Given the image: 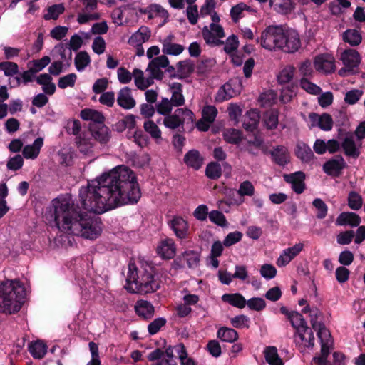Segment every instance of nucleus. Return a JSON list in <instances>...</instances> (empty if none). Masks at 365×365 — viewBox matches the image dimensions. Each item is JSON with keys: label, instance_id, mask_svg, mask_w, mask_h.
<instances>
[{"label": "nucleus", "instance_id": "9", "mask_svg": "<svg viewBox=\"0 0 365 365\" xmlns=\"http://www.w3.org/2000/svg\"><path fill=\"white\" fill-rule=\"evenodd\" d=\"M202 34L207 44L212 46L224 44V41L221 40L225 37L224 29L218 24L211 23L209 26H204Z\"/></svg>", "mask_w": 365, "mask_h": 365}, {"label": "nucleus", "instance_id": "12", "mask_svg": "<svg viewBox=\"0 0 365 365\" xmlns=\"http://www.w3.org/2000/svg\"><path fill=\"white\" fill-rule=\"evenodd\" d=\"M92 137L101 144H106L110 139V131L104 123H90Z\"/></svg>", "mask_w": 365, "mask_h": 365}, {"label": "nucleus", "instance_id": "11", "mask_svg": "<svg viewBox=\"0 0 365 365\" xmlns=\"http://www.w3.org/2000/svg\"><path fill=\"white\" fill-rule=\"evenodd\" d=\"M169 64L168 58L165 56H160L153 58L148 64L147 71L150 76L156 79H162L163 72L161 68H166Z\"/></svg>", "mask_w": 365, "mask_h": 365}, {"label": "nucleus", "instance_id": "40", "mask_svg": "<svg viewBox=\"0 0 365 365\" xmlns=\"http://www.w3.org/2000/svg\"><path fill=\"white\" fill-rule=\"evenodd\" d=\"M266 361L269 365H283V361L279 357L277 349L274 346H268L264 351Z\"/></svg>", "mask_w": 365, "mask_h": 365}, {"label": "nucleus", "instance_id": "53", "mask_svg": "<svg viewBox=\"0 0 365 365\" xmlns=\"http://www.w3.org/2000/svg\"><path fill=\"white\" fill-rule=\"evenodd\" d=\"M271 4L275 11L283 14H288L292 9L290 0H274V2L271 1Z\"/></svg>", "mask_w": 365, "mask_h": 365}, {"label": "nucleus", "instance_id": "16", "mask_svg": "<svg viewBox=\"0 0 365 365\" xmlns=\"http://www.w3.org/2000/svg\"><path fill=\"white\" fill-rule=\"evenodd\" d=\"M346 163L341 156L331 159L323 165V170L329 175L338 176L345 168Z\"/></svg>", "mask_w": 365, "mask_h": 365}, {"label": "nucleus", "instance_id": "60", "mask_svg": "<svg viewBox=\"0 0 365 365\" xmlns=\"http://www.w3.org/2000/svg\"><path fill=\"white\" fill-rule=\"evenodd\" d=\"M246 305L251 310L260 312L266 307V302L261 297H252L246 300Z\"/></svg>", "mask_w": 365, "mask_h": 365}, {"label": "nucleus", "instance_id": "50", "mask_svg": "<svg viewBox=\"0 0 365 365\" xmlns=\"http://www.w3.org/2000/svg\"><path fill=\"white\" fill-rule=\"evenodd\" d=\"M347 201L349 207L353 210H359L363 205L362 197L355 191L349 193Z\"/></svg>", "mask_w": 365, "mask_h": 365}, {"label": "nucleus", "instance_id": "41", "mask_svg": "<svg viewBox=\"0 0 365 365\" xmlns=\"http://www.w3.org/2000/svg\"><path fill=\"white\" fill-rule=\"evenodd\" d=\"M264 123L265 127L269 130L277 128L279 124V112L277 110H267L264 115Z\"/></svg>", "mask_w": 365, "mask_h": 365}, {"label": "nucleus", "instance_id": "28", "mask_svg": "<svg viewBox=\"0 0 365 365\" xmlns=\"http://www.w3.org/2000/svg\"><path fill=\"white\" fill-rule=\"evenodd\" d=\"M150 36V31L146 26H140L128 39V43L133 46H141Z\"/></svg>", "mask_w": 365, "mask_h": 365}, {"label": "nucleus", "instance_id": "25", "mask_svg": "<svg viewBox=\"0 0 365 365\" xmlns=\"http://www.w3.org/2000/svg\"><path fill=\"white\" fill-rule=\"evenodd\" d=\"M157 252L163 259H172L176 252L175 242L172 239L163 240L157 248Z\"/></svg>", "mask_w": 365, "mask_h": 365}, {"label": "nucleus", "instance_id": "7", "mask_svg": "<svg viewBox=\"0 0 365 365\" xmlns=\"http://www.w3.org/2000/svg\"><path fill=\"white\" fill-rule=\"evenodd\" d=\"M340 135L341 137H339V139L341 140V145L344 155L354 159L358 158L361 154V142L355 141L352 133L341 132Z\"/></svg>", "mask_w": 365, "mask_h": 365}, {"label": "nucleus", "instance_id": "1", "mask_svg": "<svg viewBox=\"0 0 365 365\" xmlns=\"http://www.w3.org/2000/svg\"><path fill=\"white\" fill-rule=\"evenodd\" d=\"M141 192L134 172L118 166L88 182L79 191L83 212L69 198L57 197L52 201L54 221L66 235L94 240L101 232L100 222L88 212L103 213L118 206L135 204Z\"/></svg>", "mask_w": 365, "mask_h": 365}, {"label": "nucleus", "instance_id": "24", "mask_svg": "<svg viewBox=\"0 0 365 365\" xmlns=\"http://www.w3.org/2000/svg\"><path fill=\"white\" fill-rule=\"evenodd\" d=\"M360 223V216L351 212H341L336 220V224L340 226L350 225L351 227H357Z\"/></svg>", "mask_w": 365, "mask_h": 365}, {"label": "nucleus", "instance_id": "18", "mask_svg": "<svg viewBox=\"0 0 365 365\" xmlns=\"http://www.w3.org/2000/svg\"><path fill=\"white\" fill-rule=\"evenodd\" d=\"M169 225L178 238L185 239L187 237L189 226L187 222L182 217H174Z\"/></svg>", "mask_w": 365, "mask_h": 365}, {"label": "nucleus", "instance_id": "38", "mask_svg": "<svg viewBox=\"0 0 365 365\" xmlns=\"http://www.w3.org/2000/svg\"><path fill=\"white\" fill-rule=\"evenodd\" d=\"M217 337L222 341L232 343L238 339L237 332L232 328L220 327L217 333Z\"/></svg>", "mask_w": 365, "mask_h": 365}, {"label": "nucleus", "instance_id": "57", "mask_svg": "<svg viewBox=\"0 0 365 365\" xmlns=\"http://www.w3.org/2000/svg\"><path fill=\"white\" fill-rule=\"evenodd\" d=\"M250 6L245 3H239L232 7L230 10V16L235 23H237L242 17V14L244 11L248 10Z\"/></svg>", "mask_w": 365, "mask_h": 365}, {"label": "nucleus", "instance_id": "21", "mask_svg": "<svg viewBox=\"0 0 365 365\" xmlns=\"http://www.w3.org/2000/svg\"><path fill=\"white\" fill-rule=\"evenodd\" d=\"M174 38L173 34H170L162 40V51L164 54L178 56L183 51L184 47L182 45L173 43Z\"/></svg>", "mask_w": 365, "mask_h": 365}, {"label": "nucleus", "instance_id": "47", "mask_svg": "<svg viewBox=\"0 0 365 365\" xmlns=\"http://www.w3.org/2000/svg\"><path fill=\"white\" fill-rule=\"evenodd\" d=\"M295 68L291 65L286 66L277 75V81L280 84L289 83L293 77Z\"/></svg>", "mask_w": 365, "mask_h": 365}, {"label": "nucleus", "instance_id": "29", "mask_svg": "<svg viewBox=\"0 0 365 365\" xmlns=\"http://www.w3.org/2000/svg\"><path fill=\"white\" fill-rule=\"evenodd\" d=\"M38 84L42 86V90L45 94L53 95L56 91V85L52 82V77L50 74L42 73L36 78Z\"/></svg>", "mask_w": 365, "mask_h": 365}, {"label": "nucleus", "instance_id": "63", "mask_svg": "<svg viewBox=\"0 0 365 365\" xmlns=\"http://www.w3.org/2000/svg\"><path fill=\"white\" fill-rule=\"evenodd\" d=\"M363 95V91L352 89L345 94L344 101L349 105H354L358 102Z\"/></svg>", "mask_w": 365, "mask_h": 365}, {"label": "nucleus", "instance_id": "31", "mask_svg": "<svg viewBox=\"0 0 365 365\" xmlns=\"http://www.w3.org/2000/svg\"><path fill=\"white\" fill-rule=\"evenodd\" d=\"M273 160L279 165H284L289 162V152L286 147L278 145L271 152Z\"/></svg>", "mask_w": 365, "mask_h": 365}, {"label": "nucleus", "instance_id": "3", "mask_svg": "<svg viewBox=\"0 0 365 365\" xmlns=\"http://www.w3.org/2000/svg\"><path fill=\"white\" fill-rule=\"evenodd\" d=\"M25 289L19 280L0 282V312L13 314L19 312L25 298Z\"/></svg>", "mask_w": 365, "mask_h": 365}, {"label": "nucleus", "instance_id": "56", "mask_svg": "<svg viewBox=\"0 0 365 365\" xmlns=\"http://www.w3.org/2000/svg\"><path fill=\"white\" fill-rule=\"evenodd\" d=\"M82 43H83V40L79 35L74 34L71 37L70 41H69L70 51H69L68 58L67 61V66L68 67L70 66V65H71V58H72L71 50L75 51H78L81 47Z\"/></svg>", "mask_w": 365, "mask_h": 365}, {"label": "nucleus", "instance_id": "14", "mask_svg": "<svg viewBox=\"0 0 365 365\" xmlns=\"http://www.w3.org/2000/svg\"><path fill=\"white\" fill-rule=\"evenodd\" d=\"M238 87L239 85L237 82L228 81L218 90L216 96L217 101L222 102L237 96L240 93Z\"/></svg>", "mask_w": 365, "mask_h": 365}, {"label": "nucleus", "instance_id": "19", "mask_svg": "<svg viewBox=\"0 0 365 365\" xmlns=\"http://www.w3.org/2000/svg\"><path fill=\"white\" fill-rule=\"evenodd\" d=\"M116 101L118 105L125 110L134 108L136 104L135 100L132 96L131 89L127 86L119 91Z\"/></svg>", "mask_w": 365, "mask_h": 365}, {"label": "nucleus", "instance_id": "45", "mask_svg": "<svg viewBox=\"0 0 365 365\" xmlns=\"http://www.w3.org/2000/svg\"><path fill=\"white\" fill-rule=\"evenodd\" d=\"M195 69V66L190 60L180 61L178 63V75L181 78L188 77Z\"/></svg>", "mask_w": 365, "mask_h": 365}, {"label": "nucleus", "instance_id": "43", "mask_svg": "<svg viewBox=\"0 0 365 365\" xmlns=\"http://www.w3.org/2000/svg\"><path fill=\"white\" fill-rule=\"evenodd\" d=\"M90 63L91 58L86 51H80L76 54L74 64L78 71H83Z\"/></svg>", "mask_w": 365, "mask_h": 365}, {"label": "nucleus", "instance_id": "51", "mask_svg": "<svg viewBox=\"0 0 365 365\" xmlns=\"http://www.w3.org/2000/svg\"><path fill=\"white\" fill-rule=\"evenodd\" d=\"M205 174L210 179H218L222 175V168L220 165L216 162L209 163L206 167Z\"/></svg>", "mask_w": 365, "mask_h": 365}, {"label": "nucleus", "instance_id": "44", "mask_svg": "<svg viewBox=\"0 0 365 365\" xmlns=\"http://www.w3.org/2000/svg\"><path fill=\"white\" fill-rule=\"evenodd\" d=\"M289 320L292 326L296 329V331L308 327L303 316L299 312H291L289 314Z\"/></svg>", "mask_w": 365, "mask_h": 365}, {"label": "nucleus", "instance_id": "26", "mask_svg": "<svg viewBox=\"0 0 365 365\" xmlns=\"http://www.w3.org/2000/svg\"><path fill=\"white\" fill-rule=\"evenodd\" d=\"M204 158L197 150H189L184 156L185 163L195 170H199L203 164Z\"/></svg>", "mask_w": 365, "mask_h": 365}, {"label": "nucleus", "instance_id": "15", "mask_svg": "<svg viewBox=\"0 0 365 365\" xmlns=\"http://www.w3.org/2000/svg\"><path fill=\"white\" fill-rule=\"evenodd\" d=\"M304 178L305 175L302 171H298L292 174L284 175V180L287 182L292 185V190L297 194H301L304 190Z\"/></svg>", "mask_w": 365, "mask_h": 365}, {"label": "nucleus", "instance_id": "46", "mask_svg": "<svg viewBox=\"0 0 365 365\" xmlns=\"http://www.w3.org/2000/svg\"><path fill=\"white\" fill-rule=\"evenodd\" d=\"M143 128L145 132L148 133L152 138L156 140L162 138L161 130L154 121L151 120H145L143 124Z\"/></svg>", "mask_w": 365, "mask_h": 365}, {"label": "nucleus", "instance_id": "20", "mask_svg": "<svg viewBox=\"0 0 365 365\" xmlns=\"http://www.w3.org/2000/svg\"><path fill=\"white\" fill-rule=\"evenodd\" d=\"M294 341L297 344H302L304 347L312 348L314 346V336L312 330L309 328L296 331Z\"/></svg>", "mask_w": 365, "mask_h": 365}, {"label": "nucleus", "instance_id": "37", "mask_svg": "<svg viewBox=\"0 0 365 365\" xmlns=\"http://www.w3.org/2000/svg\"><path fill=\"white\" fill-rule=\"evenodd\" d=\"M29 351L34 359H42L47 351V346L43 341L37 340L29 345Z\"/></svg>", "mask_w": 365, "mask_h": 365}, {"label": "nucleus", "instance_id": "5", "mask_svg": "<svg viewBox=\"0 0 365 365\" xmlns=\"http://www.w3.org/2000/svg\"><path fill=\"white\" fill-rule=\"evenodd\" d=\"M283 29L282 26L277 25L267 26L261 33L260 37L256 39L257 43L269 51L279 50L280 45H282Z\"/></svg>", "mask_w": 365, "mask_h": 365}, {"label": "nucleus", "instance_id": "58", "mask_svg": "<svg viewBox=\"0 0 365 365\" xmlns=\"http://www.w3.org/2000/svg\"><path fill=\"white\" fill-rule=\"evenodd\" d=\"M0 70L6 76H12L19 72L18 65L14 62L4 61L0 63Z\"/></svg>", "mask_w": 365, "mask_h": 365}, {"label": "nucleus", "instance_id": "10", "mask_svg": "<svg viewBox=\"0 0 365 365\" xmlns=\"http://www.w3.org/2000/svg\"><path fill=\"white\" fill-rule=\"evenodd\" d=\"M304 244L300 242L284 250L277 259V265L279 267H285L302 252Z\"/></svg>", "mask_w": 365, "mask_h": 365}, {"label": "nucleus", "instance_id": "13", "mask_svg": "<svg viewBox=\"0 0 365 365\" xmlns=\"http://www.w3.org/2000/svg\"><path fill=\"white\" fill-rule=\"evenodd\" d=\"M314 65L317 71L324 73H330L335 70L334 58L328 54L316 56Z\"/></svg>", "mask_w": 365, "mask_h": 365}, {"label": "nucleus", "instance_id": "4", "mask_svg": "<svg viewBox=\"0 0 365 365\" xmlns=\"http://www.w3.org/2000/svg\"><path fill=\"white\" fill-rule=\"evenodd\" d=\"M321 312L316 307L312 308L309 312L310 322L312 328L317 331V336L321 343V356H315L314 361L319 365H324L327 357L329 354L330 349L333 344V340L329 331L322 323L317 322Z\"/></svg>", "mask_w": 365, "mask_h": 365}, {"label": "nucleus", "instance_id": "8", "mask_svg": "<svg viewBox=\"0 0 365 365\" xmlns=\"http://www.w3.org/2000/svg\"><path fill=\"white\" fill-rule=\"evenodd\" d=\"M282 36L279 51L285 53H294L301 47L299 35L297 31L284 27Z\"/></svg>", "mask_w": 365, "mask_h": 365}, {"label": "nucleus", "instance_id": "49", "mask_svg": "<svg viewBox=\"0 0 365 365\" xmlns=\"http://www.w3.org/2000/svg\"><path fill=\"white\" fill-rule=\"evenodd\" d=\"M200 255L198 252L187 250L183 252L182 258L190 268L197 267L200 262Z\"/></svg>", "mask_w": 365, "mask_h": 365}, {"label": "nucleus", "instance_id": "2", "mask_svg": "<svg viewBox=\"0 0 365 365\" xmlns=\"http://www.w3.org/2000/svg\"><path fill=\"white\" fill-rule=\"evenodd\" d=\"M124 287L130 293L145 294L157 291L160 282L151 268L138 271L134 263H129Z\"/></svg>", "mask_w": 365, "mask_h": 365}, {"label": "nucleus", "instance_id": "55", "mask_svg": "<svg viewBox=\"0 0 365 365\" xmlns=\"http://www.w3.org/2000/svg\"><path fill=\"white\" fill-rule=\"evenodd\" d=\"M65 8L62 4H54L48 8V12L44 15L46 20L57 19L63 13Z\"/></svg>", "mask_w": 365, "mask_h": 365}, {"label": "nucleus", "instance_id": "34", "mask_svg": "<svg viewBox=\"0 0 365 365\" xmlns=\"http://www.w3.org/2000/svg\"><path fill=\"white\" fill-rule=\"evenodd\" d=\"M135 309L136 313L144 318H150L154 314V307L153 304L145 300H139L137 302Z\"/></svg>", "mask_w": 365, "mask_h": 365}, {"label": "nucleus", "instance_id": "27", "mask_svg": "<svg viewBox=\"0 0 365 365\" xmlns=\"http://www.w3.org/2000/svg\"><path fill=\"white\" fill-rule=\"evenodd\" d=\"M43 145V139L37 138L31 145H27L23 148V155L26 159H36Z\"/></svg>", "mask_w": 365, "mask_h": 365}, {"label": "nucleus", "instance_id": "6", "mask_svg": "<svg viewBox=\"0 0 365 365\" xmlns=\"http://www.w3.org/2000/svg\"><path fill=\"white\" fill-rule=\"evenodd\" d=\"M194 113L187 108H178L172 113L165 115L163 120V125L171 130L182 126L185 123L194 121Z\"/></svg>", "mask_w": 365, "mask_h": 365}, {"label": "nucleus", "instance_id": "54", "mask_svg": "<svg viewBox=\"0 0 365 365\" xmlns=\"http://www.w3.org/2000/svg\"><path fill=\"white\" fill-rule=\"evenodd\" d=\"M209 219L212 223L222 227H225L228 225L224 214L218 210H212L210 212Z\"/></svg>", "mask_w": 365, "mask_h": 365}, {"label": "nucleus", "instance_id": "22", "mask_svg": "<svg viewBox=\"0 0 365 365\" xmlns=\"http://www.w3.org/2000/svg\"><path fill=\"white\" fill-rule=\"evenodd\" d=\"M341 60L349 69L356 68L361 62L359 53L356 50L351 48L346 49L341 53Z\"/></svg>", "mask_w": 365, "mask_h": 365}, {"label": "nucleus", "instance_id": "64", "mask_svg": "<svg viewBox=\"0 0 365 365\" xmlns=\"http://www.w3.org/2000/svg\"><path fill=\"white\" fill-rule=\"evenodd\" d=\"M259 272L262 277L267 280H270L276 277L277 272L272 264H264L261 266Z\"/></svg>", "mask_w": 365, "mask_h": 365}, {"label": "nucleus", "instance_id": "23", "mask_svg": "<svg viewBox=\"0 0 365 365\" xmlns=\"http://www.w3.org/2000/svg\"><path fill=\"white\" fill-rule=\"evenodd\" d=\"M217 114V110L214 106H207L202 109V119L207 123L204 124L201 121L197 123V128L200 130L206 131L209 128V125L214 122Z\"/></svg>", "mask_w": 365, "mask_h": 365}, {"label": "nucleus", "instance_id": "30", "mask_svg": "<svg viewBox=\"0 0 365 365\" xmlns=\"http://www.w3.org/2000/svg\"><path fill=\"white\" fill-rule=\"evenodd\" d=\"M295 154L304 163H309L314 157L311 148L304 142L297 143Z\"/></svg>", "mask_w": 365, "mask_h": 365}, {"label": "nucleus", "instance_id": "36", "mask_svg": "<svg viewBox=\"0 0 365 365\" xmlns=\"http://www.w3.org/2000/svg\"><path fill=\"white\" fill-rule=\"evenodd\" d=\"M81 118L85 120H90V123H104L103 115L97 110L86 108L81 110Z\"/></svg>", "mask_w": 365, "mask_h": 365}, {"label": "nucleus", "instance_id": "33", "mask_svg": "<svg viewBox=\"0 0 365 365\" xmlns=\"http://www.w3.org/2000/svg\"><path fill=\"white\" fill-rule=\"evenodd\" d=\"M259 113L256 109H251L248 110L243 121L244 128L247 130H253L256 128L259 121Z\"/></svg>", "mask_w": 365, "mask_h": 365}, {"label": "nucleus", "instance_id": "52", "mask_svg": "<svg viewBox=\"0 0 365 365\" xmlns=\"http://www.w3.org/2000/svg\"><path fill=\"white\" fill-rule=\"evenodd\" d=\"M264 141L262 138L255 136L253 140L248 141L246 150L253 155L259 154V150L263 148Z\"/></svg>", "mask_w": 365, "mask_h": 365}, {"label": "nucleus", "instance_id": "32", "mask_svg": "<svg viewBox=\"0 0 365 365\" xmlns=\"http://www.w3.org/2000/svg\"><path fill=\"white\" fill-rule=\"evenodd\" d=\"M148 359L150 361H157L155 365H177L174 359L163 356V351L160 349L151 351L148 354Z\"/></svg>", "mask_w": 365, "mask_h": 365}, {"label": "nucleus", "instance_id": "61", "mask_svg": "<svg viewBox=\"0 0 365 365\" xmlns=\"http://www.w3.org/2000/svg\"><path fill=\"white\" fill-rule=\"evenodd\" d=\"M77 79L76 74L72 73L61 77L58 79V86L61 89H65L67 87H73Z\"/></svg>", "mask_w": 365, "mask_h": 365}, {"label": "nucleus", "instance_id": "62", "mask_svg": "<svg viewBox=\"0 0 365 365\" xmlns=\"http://www.w3.org/2000/svg\"><path fill=\"white\" fill-rule=\"evenodd\" d=\"M239 195L252 197L255 193V187L252 183L249 180L243 181L240 183L239 189L237 190Z\"/></svg>", "mask_w": 365, "mask_h": 365}, {"label": "nucleus", "instance_id": "42", "mask_svg": "<svg viewBox=\"0 0 365 365\" xmlns=\"http://www.w3.org/2000/svg\"><path fill=\"white\" fill-rule=\"evenodd\" d=\"M173 107L169 98L166 97H162L155 105L156 112L163 116L170 114Z\"/></svg>", "mask_w": 365, "mask_h": 365}, {"label": "nucleus", "instance_id": "39", "mask_svg": "<svg viewBox=\"0 0 365 365\" xmlns=\"http://www.w3.org/2000/svg\"><path fill=\"white\" fill-rule=\"evenodd\" d=\"M343 40L351 46H356L361 43L362 37L359 31L347 29L343 33Z\"/></svg>", "mask_w": 365, "mask_h": 365}, {"label": "nucleus", "instance_id": "35", "mask_svg": "<svg viewBox=\"0 0 365 365\" xmlns=\"http://www.w3.org/2000/svg\"><path fill=\"white\" fill-rule=\"evenodd\" d=\"M222 300L239 309H242L246 306V299L240 293L225 294L222 296Z\"/></svg>", "mask_w": 365, "mask_h": 365}, {"label": "nucleus", "instance_id": "48", "mask_svg": "<svg viewBox=\"0 0 365 365\" xmlns=\"http://www.w3.org/2000/svg\"><path fill=\"white\" fill-rule=\"evenodd\" d=\"M223 137L226 142L231 144H237L242 138L241 131L235 128L225 130L223 133Z\"/></svg>", "mask_w": 365, "mask_h": 365}, {"label": "nucleus", "instance_id": "59", "mask_svg": "<svg viewBox=\"0 0 365 365\" xmlns=\"http://www.w3.org/2000/svg\"><path fill=\"white\" fill-rule=\"evenodd\" d=\"M313 206L317 209V217L318 219H324L327 215L328 207L326 203L320 198H316L312 202Z\"/></svg>", "mask_w": 365, "mask_h": 365}, {"label": "nucleus", "instance_id": "17", "mask_svg": "<svg viewBox=\"0 0 365 365\" xmlns=\"http://www.w3.org/2000/svg\"><path fill=\"white\" fill-rule=\"evenodd\" d=\"M168 91L171 94L169 99L174 107H180L185 103V99L182 94V85L178 82L168 84Z\"/></svg>", "mask_w": 365, "mask_h": 365}]
</instances>
